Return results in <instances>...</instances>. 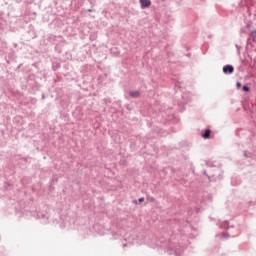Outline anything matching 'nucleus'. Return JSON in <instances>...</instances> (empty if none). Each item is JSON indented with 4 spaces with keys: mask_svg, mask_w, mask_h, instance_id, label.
Returning a JSON list of instances; mask_svg holds the SVG:
<instances>
[{
    "mask_svg": "<svg viewBox=\"0 0 256 256\" xmlns=\"http://www.w3.org/2000/svg\"><path fill=\"white\" fill-rule=\"evenodd\" d=\"M233 71H235V68H233V65H225L223 67V73H225V75H232Z\"/></svg>",
    "mask_w": 256,
    "mask_h": 256,
    "instance_id": "nucleus-1",
    "label": "nucleus"
},
{
    "mask_svg": "<svg viewBox=\"0 0 256 256\" xmlns=\"http://www.w3.org/2000/svg\"><path fill=\"white\" fill-rule=\"evenodd\" d=\"M141 9L151 7V0H140Z\"/></svg>",
    "mask_w": 256,
    "mask_h": 256,
    "instance_id": "nucleus-2",
    "label": "nucleus"
},
{
    "mask_svg": "<svg viewBox=\"0 0 256 256\" xmlns=\"http://www.w3.org/2000/svg\"><path fill=\"white\" fill-rule=\"evenodd\" d=\"M129 95L133 99H139L141 97V93L139 91H131L129 92Z\"/></svg>",
    "mask_w": 256,
    "mask_h": 256,
    "instance_id": "nucleus-3",
    "label": "nucleus"
},
{
    "mask_svg": "<svg viewBox=\"0 0 256 256\" xmlns=\"http://www.w3.org/2000/svg\"><path fill=\"white\" fill-rule=\"evenodd\" d=\"M203 139H209V137H211V130L210 129H206L205 133L202 134Z\"/></svg>",
    "mask_w": 256,
    "mask_h": 256,
    "instance_id": "nucleus-4",
    "label": "nucleus"
},
{
    "mask_svg": "<svg viewBox=\"0 0 256 256\" xmlns=\"http://www.w3.org/2000/svg\"><path fill=\"white\" fill-rule=\"evenodd\" d=\"M250 37L254 43H256V29L250 33Z\"/></svg>",
    "mask_w": 256,
    "mask_h": 256,
    "instance_id": "nucleus-5",
    "label": "nucleus"
},
{
    "mask_svg": "<svg viewBox=\"0 0 256 256\" xmlns=\"http://www.w3.org/2000/svg\"><path fill=\"white\" fill-rule=\"evenodd\" d=\"M242 90L245 91L246 93H249L250 88H249V86L245 85L242 87Z\"/></svg>",
    "mask_w": 256,
    "mask_h": 256,
    "instance_id": "nucleus-6",
    "label": "nucleus"
},
{
    "mask_svg": "<svg viewBox=\"0 0 256 256\" xmlns=\"http://www.w3.org/2000/svg\"><path fill=\"white\" fill-rule=\"evenodd\" d=\"M236 87H237V89H241V82H237Z\"/></svg>",
    "mask_w": 256,
    "mask_h": 256,
    "instance_id": "nucleus-7",
    "label": "nucleus"
},
{
    "mask_svg": "<svg viewBox=\"0 0 256 256\" xmlns=\"http://www.w3.org/2000/svg\"><path fill=\"white\" fill-rule=\"evenodd\" d=\"M244 157H251V154L247 153V151H244Z\"/></svg>",
    "mask_w": 256,
    "mask_h": 256,
    "instance_id": "nucleus-8",
    "label": "nucleus"
},
{
    "mask_svg": "<svg viewBox=\"0 0 256 256\" xmlns=\"http://www.w3.org/2000/svg\"><path fill=\"white\" fill-rule=\"evenodd\" d=\"M143 201H145V198H143V197H141V198L138 199V202H139V203H143Z\"/></svg>",
    "mask_w": 256,
    "mask_h": 256,
    "instance_id": "nucleus-9",
    "label": "nucleus"
},
{
    "mask_svg": "<svg viewBox=\"0 0 256 256\" xmlns=\"http://www.w3.org/2000/svg\"><path fill=\"white\" fill-rule=\"evenodd\" d=\"M222 237L227 238V237H229V234H227V233H223V234H222Z\"/></svg>",
    "mask_w": 256,
    "mask_h": 256,
    "instance_id": "nucleus-10",
    "label": "nucleus"
},
{
    "mask_svg": "<svg viewBox=\"0 0 256 256\" xmlns=\"http://www.w3.org/2000/svg\"><path fill=\"white\" fill-rule=\"evenodd\" d=\"M224 224H225V225H229V222L226 221V222H224Z\"/></svg>",
    "mask_w": 256,
    "mask_h": 256,
    "instance_id": "nucleus-11",
    "label": "nucleus"
},
{
    "mask_svg": "<svg viewBox=\"0 0 256 256\" xmlns=\"http://www.w3.org/2000/svg\"><path fill=\"white\" fill-rule=\"evenodd\" d=\"M254 61H256V57L254 58Z\"/></svg>",
    "mask_w": 256,
    "mask_h": 256,
    "instance_id": "nucleus-12",
    "label": "nucleus"
}]
</instances>
